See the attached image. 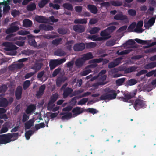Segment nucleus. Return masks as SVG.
Masks as SVG:
<instances>
[{"label": "nucleus", "instance_id": "obj_34", "mask_svg": "<svg viewBox=\"0 0 156 156\" xmlns=\"http://www.w3.org/2000/svg\"><path fill=\"white\" fill-rule=\"evenodd\" d=\"M65 79L64 78L62 77H59L57 78L56 80V84L57 87H59L60 86L61 84L63 83Z\"/></svg>", "mask_w": 156, "mask_h": 156}, {"label": "nucleus", "instance_id": "obj_4", "mask_svg": "<svg viewBox=\"0 0 156 156\" xmlns=\"http://www.w3.org/2000/svg\"><path fill=\"white\" fill-rule=\"evenodd\" d=\"M104 91L110 96V98L111 100L116 98L117 94L115 90L109 88H107L105 89Z\"/></svg>", "mask_w": 156, "mask_h": 156}, {"label": "nucleus", "instance_id": "obj_51", "mask_svg": "<svg viewBox=\"0 0 156 156\" xmlns=\"http://www.w3.org/2000/svg\"><path fill=\"white\" fill-rule=\"evenodd\" d=\"M88 98H83L80 100L78 103L77 104L79 105H82L85 104V103L88 101Z\"/></svg>", "mask_w": 156, "mask_h": 156}, {"label": "nucleus", "instance_id": "obj_15", "mask_svg": "<svg viewBox=\"0 0 156 156\" xmlns=\"http://www.w3.org/2000/svg\"><path fill=\"white\" fill-rule=\"evenodd\" d=\"M43 65L42 63L36 62L33 65L31 69L34 70L35 72H36L40 69Z\"/></svg>", "mask_w": 156, "mask_h": 156}, {"label": "nucleus", "instance_id": "obj_22", "mask_svg": "<svg viewBox=\"0 0 156 156\" xmlns=\"http://www.w3.org/2000/svg\"><path fill=\"white\" fill-rule=\"evenodd\" d=\"M8 105L7 99L5 98H2L0 99V107H6Z\"/></svg>", "mask_w": 156, "mask_h": 156}, {"label": "nucleus", "instance_id": "obj_9", "mask_svg": "<svg viewBox=\"0 0 156 156\" xmlns=\"http://www.w3.org/2000/svg\"><path fill=\"white\" fill-rule=\"evenodd\" d=\"M85 48V45L83 43H79L74 44L73 49L75 51H83Z\"/></svg>", "mask_w": 156, "mask_h": 156}, {"label": "nucleus", "instance_id": "obj_19", "mask_svg": "<svg viewBox=\"0 0 156 156\" xmlns=\"http://www.w3.org/2000/svg\"><path fill=\"white\" fill-rule=\"evenodd\" d=\"M87 9L91 13L94 14H96L98 11V9L96 6L92 5H88Z\"/></svg>", "mask_w": 156, "mask_h": 156}, {"label": "nucleus", "instance_id": "obj_26", "mask_svg": "<svg viewBox=\"0 0 156 156\" xmlns=\"http://www.w3.org/2000/svg\"><path fill=\"white\" fill-rule=\"evenodd\" d=\"M156 66V62H153L146 64L145 66L146 69H152Z\"/></svg>", "mask_w": 156, "mask_h": 156}, {"label": "nucleus", "instance_id": "obj_35", "mask_svg": "<svg viewBox=\"0 0 156 156\" xmlns=\"http://www.w3.org/2000/svg\"><path fill=\"white\" fill-rule=\"evenodd\" d=\"M87 22V19H79L75 20L74 21L75 23H80V24H86Z\"/></svg>", "mask_w": 156, "mask_h": 156}, {"label": "nucleus", "instance_id": "obj_38", "mask_svg": "<svg viewBox=\"0 0 156 156\" xmlns=\"http://www.w3.org/2000/svg\"><path fill=\"white\" fill-rule=\"evenodd\" d=\"M36 8V5L34 3L29 5L27 7V9L28 11H31L34 10Z\"/></svg>", "mask_w": 156, "mask_h": 156}, {"label": "nucleus", "instance_id": "obj_11", "mask_svg": "<svg viewBox=\"0 0 156 156\" xmlns=\"http://www.w3.org/2000/svg\"><path fill=\"white\" fill-rule=\"evenodd\" d=\"M73 89L70 87H66L63 90L62 94L63 97L64 98H66L69 96L70 97V95L72 94L73 92Z\"/></svg>", "mask_w": 156, "mask_h": 156}, {"label": "nucleus", "instance_id": "obj_62", "mask_svg": "<svg viewBox=\"0 0 156 156\" xmlns=\"http://www.w3.org/2000/svg\"><path fill=\"white\" fill-rule=\"evenodd\" d=\"M61 41L62 39L60 38L56 39L52 41V43L53 45H57L59 44Z\"/></svg>", "mask_w": 156, "mask_h": 156}, {"label": "nucleus", "instance_id": "obj_31", "mask_svg": "<svg viewBox=\"0 0 156 156\" xmlns=\"http://www.w3.org/2000/svg\"><path fill=\"white\" fill-rule=\"evenodd\" d=\"M32 24V21L28 19H26L23 21V25L24 27H30Z\"/></svg>", "mask_w": 156, "mask_h": 156}, {"label": "nucleus", "instance_id": "obj_32", "mask_svg": "<svg viewBox=\"0 0 156 156\" xmlns=\"http://www.w3.org/2000/svg\"><path fill=\"white\" fill-rule=\"evenodd\" d=\"M58 95L57 94H53L51 98L49 101V104L50 103H54L57 99Z\"/></svg>", "mask_w": 156, "mask_h": 156}, {"label": "nucleus", "instance_id": "obj_25", "mask_svg": "<svg viewBox=\"0 0 156 156\" xmlns=\"http://www.w3.org/2000/svg\"><path fill=\"white\" fill-rule=\"evenodd\" d=\"M49 67L51 70L54 69L58 64L56 59L51 60L49 62Z\"/></svg>", "mask_w": 156, "mask_h": 156}, {"label": "nucleus", "instance_id": "obj_23", "mask_svg": "<svg viewBox=\"0 0 156 156\" xmlns=\"http://www.w3.org/2000/svg\"><path fill=\"white\" fill-rule=\"evenodd\" d=\"M35 20L38 23H44L46 22V19L43 16L37 15L35 17Z\"/></svg>", "mask_w": 156, "mask_h": 156}, {"label": "nucleus", "instance_id": "obj_18", "mask_svg": "<svg viewBox=\"0 0 156 156\" xmlns=\"http://www.w3.org/2000/svg\"><path fill=\"white\" fill-rule=\"evenodd\" d=\"M35 109V106L34 104H31L27 106L25 111L27 114H29L33 113Z\"/></svg>", "mask_w": 156, "mask_h": 156}, {"label": "nucleus", "instance_id": "obj_58", "mask_svg": "<svg viewBox=\"0 0 156 156\" xmlns=\"http://www.w3.org/2000/svg\"><path fill=\"white\" fill-rule=\"evenodd\" d=\"M58 32L59 34H66L67 32V30L62 28L58 29Z\"/></svg>", "mask_w": 156, "mask_h": 156}, {"label": "nucleus", "instance_id": "obj_7", "mask_svg": "<svg viewBox=\"0 0 156 156\" xmlns=\"http://www.w3.org/2000/svg\"><path fill=\"white\" fill-rule=\"evenodd\" d=\"M15 22L12 23L10 27L8 28L6 30V33L9 34L15 32L19 30V27L18 26H15Z\"/></svg>", "mask_w": 156, "mask_h": 156}, {"label": "nucleus", "instance_id": "obj_64", "mask_svg": "<svg viewBox=\"0 0 156 156\" xmlns=\"http://www.w3.org/2000/svg\"><path fill=\"white\" fill-rule=\"evenodd\" d=\"M128 13L129 15L132 16H135L136 14L135 10L132 9H129L128 11Z\"/></svg>", "mask_w": 156, "mask_h": 156}, {"label": "nucleus", "instance_id": "obj_59", "mask_svg": "<svg viewBox=\"0 0 156 156\" xmlns=\"http://www.w3.org/2000/svg\"><path fill=\"white\" fill-rule=\"evenodd\" d=\"M48 43L45 41L41 42L38 45V47L39 48H45L47 47Z\"/></svg>", "mask_w": 156, "mask_h": 156}, {"label": "nucleus", "instance_id": "obj_12", "mask_svg": "<svg viewBox=\"0 0 156 156\" xmlns=\"http://www.w3.org/2000/svg\"><path fill=\"white\" fill-rule=\"evenodd\" d=\"M73 29L75 32L78 33H82L85 31V27L82 25H75L73 26Z\"/></svg>", "mask_w": 156, "mask_h": 156}, {"label": "nucleus", "instance_id": "obj_3", "mask_svg": "<svg viewBox=\"0 0 156 156\" xmlns=\"http://www.w3.org/2000/svg\"><path fill=\"white\" fill-rule=\"evenodd\" d=\"M11 135L10 133L1 135L0 139V144H5L12 141Z\"/></svg>", "mask_w": 156, "mask_h": 156}, {"label": "nucleus", "instance_id": "obj_45", "mask_svg": "<svg viewBox=\"0 0 156 156\" xmlns=\"http://www.w3.org/2000/svg\"><path fill=\"white\" fill-rule=\"evenodd\" d=\"M100 30V28L94 27L91 29L89 32L90 34H93L98 33Z\"/></svg>", "mask_w": 156, "mask_h": 156}, {"label": "nucleus", "instance_id": "obj_46", "mask_svg": "<svg viewBox=\"0 0 156 156\" xmlns=\"http://www.w3.org/2000/svg\"><path fill=\"white\" fill-rule=\"evenodd\" d=\"M116 44V41L115 40H111L108 41L106 43L107 46H111L114 45Z\"/></svg>", "mask_w": 156, "mask_h": 156}, {"label": "nucleus", "instance_id": "obj_50", "mask_svg": "<svg viewBox=\"0 0 156 156\" xmlns=\"http://www.w3.org/2000/svg\"><path fill=\"white\" fill-rule=\"evenodd\" d=\"M10 134L11 136V139L12 141H14L18 139L19 136L18 133H10Z\"/></svg>", "mask_w": 156, "mask_h": 156}, {"label": "nucleus", "instance_id": "obj_52", "mask_svg": "<svg viewBox=\"0 0 156 156\" xmlns=\"http://www.w3.org/2000/svg\"><path fill=\"white\" fill-rule=\"evenodd\" d=\"M135 44V42L132 39L126 41L124 44V45H133Z\"/></svg>", "mask_w": 156, "mask_h": 156}, {"label": "nucleus", "instance_id": "obj_57", "mask_svg": "<svg viewBox=\"0 0 156 156\" xmlns=\"http://www.w3.org/2000/svg\"><path fill=\"white\" fill-rule=\"evenodd\" d=\"M45 125L44 122L40 123L38 124H36L35 128L37 130H38L41 128H43L45 127Z\"/></svg>", "mask_w": 156, "mask_h": 156}, {"label": "nucleus", "instance_id": "obj_56", "mask_svg": "<svg viewBox=\"0 0 156 156\" xmlns=\"http://www.w3.org/2000/svg\"><path fill=\"white\" fill-rule=\"evenodd\" d=\"M96 45V44L94 42H91L86 43V47L88 48H92L95 47Z\"/></svg>", "mask_w": 156, "mask_h": 156}, {"label": "nucleus", "instance_id": "obj_27", "mask_svg": "<svg viewBox=\"0 0 156 156\" xmlns=\"http://www.w3.org/2000/svg\"><path fill=\"white\" fill-rule=\"evenodd\" d=\"M81 108L80 107H77L73 108L72 110V112L75 115H79L82 113L83 111L81 110Z\"/></svg>", "mask_w": 156, "mask_h": 156}, {"label": "nucleus", "instance_id": "obj_16", "mask_svg": "<svg viewBox=\"0 0 156 156\" xmlns=\"http://www.w3.org/2000/svg\"><path fill=\"white\" fill-rule=\"evenodd\" d=\"M143 23L142 21H139L136 25V28L134 30V31L137 33H141L143 32L142 27L143 26Z\"/></svg>", "mask_w": 156, "mask_h": 156}, {"label": "nucleus", "instance_id": "obj_53", "mask_svg": "<svg viewBox=\"0 0 156 156\" xmlns=\"http://www.w3.org/2000/svg\"><path fill=\"white\" fill-rule=\"evenodd\" d=\"M34 133V132L31 130H29L26 132L25 133V136L27 140H29L30 136Z\"/></svg>", "mask_w": 156, "mask_h": 156}, {"label": "nucleus", "instance_id": "obj_6", "mask_svg": "<svg viewBox=\"0 0 156 156\" xmlns=\"http://www.w3.org/2000/svg\"><path fill=\"white\" fill-rule=\"evenodd\" d=\"M3 45L6 47V50L9 51L15 50L17 49V47L16 45L12 44V43L6 42L3 43Z\"/></svg>", "mask_w": 156, "mask_h": 156}, {"label": "nucleus", "instance_id": "obj_30", "mask_svg": "<svg viewBox=\"0 0 156 156\" xmlns=\"http://www.w3.org/2000/svg\"><path fill=\"white\" fill-rule=\"evenodd\" d=\"M82 58L85 61L93 58V56L91 52H88L84 54Z\"/></svg>", "mask_w": 156, "mask_h": 156}, {"label": "nucleus", "instance_id": "obj_43", "mask_svg": "<svg viewBox=\"0 0 156 156\" xmlns=\"http://www.w3.org/2000/svg\"><path fill=\"white\" fill-rule=\"evenodd\" d=\"M103 60V59L102 58H95L89 61V63H99L102 62Z\"/></svg>", "mask_w": 156, "mask_h": 156}, {"label": "nucleus", "instance_id": "obj_8", "mask_svg": "<svg viewBox=\"0 0 156 156\" xmlns=\"http://www.w3.org/2000/svg\"><path fill=\"white\" fill-rule=\"evenodd\" d=\"M134 40L139 44H142L143 45H148V46L147 47H151L156 45V42H153L151 44H150L148 43V41H151V40H143L138 38H136Z\"/></svg>", "mask_w": 156, "mask_h": 156}, {"label": "nucleus", "instance_id": "obj_40", "mask_svg": "<svg viewBox=\"0 0 156 156\" xmlns=\"http://www.w3.org/2000/svg\"><path fill=\"white\" fill-rule=\"evenodd\" d=\"M126 79V78H122L117 79L116 81V84L118 86L122 85Z\"/></svg>", "mask_w": 156, "mask_h": 156}, {"label": "nucleus", "instance_id": "obj_41", "mask_svg": "<svg viewBox=\"0 0 156 156\" xmlns=\"http://www.w3.org/2000/svg\"><path fill=\"white\" fill-rule=\"evenodd\" d=\"M33 121L30 119L27 121L25 124V127L26 129H29L33 125Z\"/></svg>", "mask_w": 156, "mask_h": 156}, {"label": "nucleus", "instance_id": "obj_36", "mask_svg": "<svg viewBox=\"0 0 156 156\" xmlns=\"http://www.w3.org/2000/svg\"><path fill=\"white\" fill-rule=\"evenodd\" d=\"M110 4L111 5L117 7L120 6L122 5V2L121 1H110Z\"/></svg>", "mask_w": 156, "mask_h": 156}, {"label": "nucleus", "instance_id": "obj_21", "mask_svg": "<svg viewBox=\"0 0 156 156\" xmlns=\"http://www.w3.org/2000/svg\"><path fill=\"white\" fill-rule=\"evenodd\" d=\"M28 37L29 39L28 42L29 44L31 46L36 47L37 46V43L34 38L32 36L30 35H28Z\"/></svg>", "mask_w": 156, "mask_h": 156}, {"label": "nucleus", "instance_id": "obj_33", "mask_svg": "<svg viewBox=\"0 0 156 156\" xmlns=\"http://www.w3.org/2000/svg\"><path fill=\"white\" fill-rule=\"evenodd\" d=\"M63 7L68 10L72 11L73 10V7L72 5L70 3H66L63 4Z\"/></svg>", "mask_w": 156, "mask_h": 156}, {"label": "nucleus", "instance_id": "obj_63", "mask_svg": "<svg viewBox=\"0 0 156 156\" xmlns=\"http://www.w3.org/2000/svg\"><path fill=\"white\" fill-rule=\"evenodd\" d=\"M7 90V86L5 85H3L0 87V93H5Z\"/></svg>", "mask_w": 156, "mask_h": 156}, {"label": "nucleus", "instance_id": "obj_47", "mask_svg": "<svg viewBox=\"0 0 156 156\" xmlns=\"http://www.w3.org/2000/svg\"><path fill=\"white\" fill-rule=\"evenodd\" d=\"M30 84V81L29 80H27L24 81L23 84V88L24 90H26L29 87Z\"/></svg>", "mask_w": 156, "mask_h": 156}, {"label": "nucleus", "instance_id": "obj_61", "mask_svg": "<svg viewBox=\"0 0 156 156\" xmlns=\"http://www.w3.org/2000/svg\"><path fill=\"white\" fill-rule=\"evenodd\" d=\"M11 14L13 17H15L19 15L20 12L19 11L14 9L11 11Z\"/></svg>", "mask_w": 156, "mask_h": 156}, {"label": "nucleus", "instance_id": "obj_54", "mask_svg": "<svg viewBox=\"0 0 156 156\" xmlns=\"http://www.w3.org/2000/svg\"><path fill=\"white\" fill-rule=\"evenodd\" d=\"M49 6L50 7H52L53 9L56 10H58L60 9V6L57 4H53L52 3H50Z\"/></svg>", "mask_w": 156, "mask_h": 156}, {"label": "nucleus", "instance_id": "obj_13", "mask_svg": "<svg viewBox=\"0 0 156 156\" xmlns=\"http://www.w3.org/2000/svg\"><path fill=\"white\" fill-rule=\"evenodd\" d=\"M23 89L21 86H18L16 90L15 95L16 98L17 100H20L22 97Z\"/></svg>", "mask_w": 156, "mask_h": 156}, {"label": "nucleus", "instance_id": "obj_24", "mask_svg": "<svg viewBox=\"0 0 156 156\" xmlns=\"http://www.w3.org/2000/svg\"><path fill=\"white\" fill-rule=\"evenodd\" d=\"M136 69L137 68L135 66H132L124 69L123 70L125 73L127 74L135 71Z\"/></svg>", "mask_w": 156, "mask_h": 156}, {"label": "nucleus", "instance_id": "obj_5", "mask_svg": "<svg viewBox=\"0 0 156 156\" xmlns=\"http://www.w3.org/2000/svg\"><path fill=\"white\" fill-rule=\"evenodd\" d=\"M114 18L116 20H125L126 23L129 22V20L127 16L126 15H123L122 12L115 15L114 17Z\"/></svg>", "mask_w": 156, "mask_h": 156}, {"label": "nucleus", "instance_id": "obj_10", "mask_svg": "<svg viewBox=\"0 0 156 156\" xmlns=\"http://www.w3.org/2000/svg\"><path fill=\"white\" fill-rule=\"evenodd\" d=\"M39 28L41 29V30L45 31H51L54 29L53 26L49 25H46L44 24L39 25Z\"/></svg>", "mask_w": 156, "mask_h": 156}, {"label": "nucleus", "instance_id": "obj_17", "mask_svg": "<svg viewBox=\"0 0 156 156\" xmlns=\"http://www.w3.org/2000/svg\"><path fill=\"white\" fill-rule=\"evenodd\" d=\"M85 61L81 57L77 58L75 62V65L78 68L82 67Z\"/></svg>", "mask_w": 156, "mask_h": 156}, {"label": "nucleus", "instance_id": "obj_44", "mask_svg": "<svg viewBox=\"0 0 156 156\" xmlns=\"http://www.w3.org/2000/svg\"><path fill=\"white\" fill-rule=\"evenodd\" d=\"M84 91L83 89H80L74 91L72 93V94L70 95V97H72L73 96L78 95Z\"/></svg>", "mask_w": 156, "mask_h": 156}, {"label": "nucleus", "instance_id": "obj_55", "mask_svg": "<svg viewBox=\"0 0 156 156\" xmlns=\"http://www.w3.org/2000/svg\"><path fill=\"white\" fill-rule=\"evenodd\" d=\"M136 23L135 22L132 23L128 27V30L129 32H132L133 30L135 27Z\"/></svg>", "mask_w": 156, "mask_h": 156}, {"label": "nucleus", "instance_id": "obj_2", "mask_svg": "<svg viewBox=\"0 0 156 156\" xmlns=\"http://www.w3.org/2000/svg\"><path fill=\"white\" fill-rule=\"evenodd\" d=\"M147 106L146 101L140 98H136L134 102V107L135 109L138 110L141 108H144Z\"/></svg>", "mask_w": 156, "mask_h": 156}, {"label": "nucleus", "instance_id": "obj_37", "mask_svg": "<svg viewBox=\"0 0 156 156\" xmlns=\"http://www.w3.org/2000/svg\"><path fill=\"white\" fill-rule=\"evenodd\" d=\"M74 43L73 40L68 41L66 43V46L67 49L69 51L72 50V44Z\"/></svg>", "mask_w": 156, "mask_h": 156}, {"label": "nucleus", "instance_id": "obj_48", "mask_svg": "<svg viewBox=\"0 0 156 156\" xmlns=\"http://www.w3.org/2000/svg\"><path fill=\"white\" fill-rule=\"evenodd\" d=\"M9 4L5 5L3 9V13L4 14H6L9 12V10L10 9Z\"/></svg>", "mask_w": 156, "mask_h": 156}, {"label": "nucleus", "instance_id": "obj_14", "mask_svg": "<svg viewBox=\"0 0 156 156\" xmlns=\"http://www.w3.org/2000/svg\"><path fill=\"white\" fill-rule=\"evenodd\" d=\"M45 86L42 85L39 88V91L37 92L36 96L37 98H39L44 94V91L45 89Z\"/></svg>", "mask_w": 156, "mask_h": 156}, {"label": "nucleus", "instance_id": "obj_49", "mask_svg": "<svg viewBox=\"0 0 156 156\" xmlns=\"http://www.w3.org/2000/svg\"><path fill=\"white\" fill-rule=\"evenodd\" d=\"M110 96L108 95L106 93L105 94L102 95L100 97V99L101 100H111L110 98Z\"/></svg>", "mask_w": 156, "mask_h": 156}, {"label": "nucleus", "instance_id": "obj_42", "mask_svg": "<svg viewBox=\"0 0 156 156\" xmlns=\"http://www.w3.org/2000/svg\"><path fill=\"white\" fill-rule=\"evenodd\" d=\"M49 1V0H41L38 4L40 8H42Z\"/></svg>", "mask_w": 156, "mask_h": 156}, {"label": "nucleus", "instance_id": "obj_28", "mask_svg": "<svg viewBox=\"0 0 156 156\" xmlns=\"http://www.w3.org/2000/svg\"><path fill=\"white\" fill-rule=\"evenodd\" d=\"M65 114V115L62 116L61 118L62 120H63L68 118H70L72 117V114L71 112H67L66 113H60V115H62Z\"/></svg>", "mask_w": 156, "mask_h": 156}, {"label": "nucleus", "instance_id": "obj_1", "mask_svg": "<svg viewBox=\"0 0 156 156\" xmlns=\"http://www.w3.org/2000/svg\"><path fill=\"white\" fill-rule=\"evenodd\" d=\"M137 92V90H134L133 92L127 93L124 94V97H119L120 100L124 102H129V103H133V101L129 100L133 97H134Z\"/></svg>", "mask_w": 156, "mask_h": 156}, {"label": "nucleus", "instance_id": "obj_29", "mask_svg": "<svg viewBox=\"0 0 156 156\" xmlns=\"http://www.w3.org/2000/svg\"><path fill=\"white\" fill-rule=\"evenodd\" d=\"M54 54L55 55L59 56H64L66 55L64 51L61 49L57 50L55 52Z\"/></svg>", "mask_w": 156, "mask_h": 156}, {"label": "nucleus", "instance_id": "obj_39", "mask_svg": "<svg viewBox=\"0 0 156 156\" xmlns=\"http://www.w3.org/2000/svg\"><path fill=\"white\" fill-rule=\"evenodd\" d=\"M137 83V81L134 79H131L126 82L128 86H133Z\"/></svg>", "mask_w": 156, "mask_h": 156}, {"label": "nucleus", "instance_id": "obj_20", "mask_svg": "<svg viewBox=\"0 0 156 156\" xmlns=\"http://www.w3.org/2000/svg\"><path fill=\"white\" fill-rule=\"evenodd\" d=\"M100 35L101 36L104 37L105 40L110 38L111 37V36L107 29L104 30L101 32Z\"/></svg>", "mask_w": 156, "mask_h": 156}, {"label": "nucleus", "instance_id": "obj_60", "mask_svg": "<svg viewBox=\"0 0 156 156\" xmlns=\"http://www.w3.org/2000/svg\"><path fill=\"white\" fill-rule=\"evenodd\" d=\"M91 72V70L90 69L85 70L80 73L81 75L82 76H85L88 75Z\"/></svg>", "mask_w": 156, "mask_h": 156}]
</instances>
